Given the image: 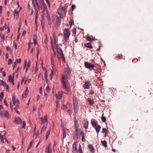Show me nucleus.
<instances>
[{
    "label": "nucleus",
    "instance_id": "nucleus-1",
    "mask_svg": "<svg viewBox=\"0 0 153 153\" xmlns=\"http://www.w3.org/2000/svg\"><path fill=\"white\" fill-rule=\"evenodd\" d=\"M79 135H82V142L85 141L84 133L80 128H76L73 135V139L75 140H78L79 138H80Z\"/></svg>",
    "mask_w": 153,
    "mask_h": 153
},
{
    "label": "nucleus",
    "instance_id": "nucleus-2",
    "mask_svg": "<svg viewBox=\"0 0 153 153\" xmlns=\"http://www.w3.org/2000/svg\"><path fill=\"white\" fill-rule=\"evenodd\" d=\"M62 82L63 84L64 88L66 90L67 94H68L70 91L69 86V83L68 81V77H62Z\"/></svg>",
    "mask_w": 153,
    "mask_h": 153
},
{
    "label": "nucleus",
    "instance_id": "nucleus-3",
    "mask_svg": "<svg viewBox=\"0 0 153 153\" xmlns=\"http://www.w3.org/2000/svg\"><path fill=\"white\" fill-rule=\"evenodd\" d=\"M58 14L62 19L65 16L66 14V9L62 6H60L58 10Z\"/></svg>",
    "mask_w": 153,
    "mask_h": 153
},
{
    "label": "nucleus",
    "instance_id": "nucleus-4",
    "mask_svg": "<svg viewBox=\"0 0 153 153\" xmlns=\"http://www.w3.org/2000/svg\"><path fill=\"white\" fill-rule=\"evenodd\" d=\"M73 100L74 112L75 114H77L78 111L79 107L78 102L75 96H73Z\"/></svg>",
    "mask_w": 153,
    "mask_h": 153
},
{
    "label": "nucleus",
    "instance_id": "nucleus-5",
    "mask_svg": "<svg viewBox=\"0 0 153 153\" xmlns=\"http://www.w3.org/2000/svg\"><path fill=\"white\" fill-rule=\"evenodd\" d=\"M64 34L65 41L66 42H67L68 39L69 37L71 34L69 29L68 28L65 29L64 32Z\"/></svg>",
    "mask_w": 153,
    "mask_h": 153
},
{
    "label": "nucleus",
    "instance_id": "nucleus-6",
    "mask_svg": "<svg viewBox=\"0 0 153 153\" xmlns=\"http://www.w3.org/2000/svg\"><path fill=\"white\" fill-rule=\"evenodd\" d=\"M84 64L85 68L88 69H93L95 67L94 65L86 62H85Z\"/></svg>",
    "mask_w": 153,
    "mask_h": 153
},
{
    "label": "nucleus",
    "instance_id": "nucleus-7",
    "mask_svg": "<svg viewBox=\"0 0 153 153\" xmlns=\"http://www.w3.org/2000/svg\"><path fill=\"white\" fill-rule=\"evenodd\" d=\"M61 20L59 17L58 16H56V24L55 25V28L56 29H57L58 28V27L60 25L61 23Z\"/></svg>",
    "mask_w": 153,
    "mask_h": 153
},
{
    "label": "nucleus",
    "instance_id": "nucleus-8",
    "mask_svg": "<svg viewBox=\"0 0 153 153\" xmlns=\"http://www.w3.org/2000/svg\"><path fill=\"white\" fill-rule=\"evenodd\" d=\"M0 114L2 117L5 116L7 119L9 118V114L7 111H1L0 113Z\"/></svg>",
    "mask_w": 153,
    "mask_h": 153
},
{
    "label": "nucleus",
    "instance_id": "nucleus-9",
    "mask_svg": "<svg viewBox=\"0 0 153 153\" xmlns=\"http://www.w3.org/2000/svg\"><path fill=\"white\" fill-rule=\"evenodd\" d=\"M32 1L35 10H36V6L38 10H39V6L37 0H35V1L32 0Z\"/></svg>",
    "mask_w": 153,
    "mask_h": 153
},
{
    "label": "nucleus",
    "instance_id": "nucleus-10",
    "mask_svg": "<svg viewBox=\"0 0 153 153\" xmlns=\"http://www.w3.org/2000/svg\"><path fill=\"white\" fill-rule=\"evenodd\" d=\"M71 71L68 68H65L64 71V75L62 76H70Z\"/></svg>",
    "mask_w": 153,
    "mask_h": 153
},
{
    "label": "nucleus",
    "instance_id": "nucleus-11",
    "mask_svg": "<svg viewBox=\"0 0 153 153\" xmlns=\"http://www.w3.org/2000/svg\"><path fill=\"white\" fill-rule=\"evenodd\" d=\"M0 84L4 87H6L7 91H9L8 85L3 80H0Z\"/></svg>",
    "mask_w": 153,
    "mask_h": 153
},
{
    "label": "nucleus",
    "instance_id": "nucleus-12",
    "mask_svg": "<svg viewBox=\"0 0 153 153\" xmlns=\"http://www.w3.org/2000/svg\"><path fill=\"white\" fill-rule=\"evenodd\" d=\"M72 152L73 153H77V148L76 144L74 143L72 145Z\"/></svg>",
    "mask_w": 153,
    "mask_h": 153
},
{
    "label": "nucleus",
    "instance_id": "nucleus-13",
    "mask_svg": "<svg viewBox=\"0 0 153 153\" xmlns=\"http://www.w3.org/2000/svg\"><path fill=\"white\" fill-rule=\"evenodd\" d=\"M83 127L85 128L87 130L88 128V121L86 120H84V122L83 123Z\"/></svg>",
    "mask_w": 153,
    "mask_h": 153
},
{
    "label": "nucleus",
    "instance_id": "nucleus-14",
    "mask_svg": "<svg viewBox=\"0 0 153 153\" xmlns=\"http://www.w3.org/2000/svg\"><path fill=\"white\" fill-rule=\"evenodd\" d=\"M40 119L42 124H45L48 122L47 120V115H45V116L44 118L43 117H41Z\"/></svg>",
    "mask_w": 153,
    "mask_h": 153
},
{
    "label": "nucleus",
    "instance_id": "nucleus-15",
    "mask_svg": "<svg viewBox=\"0 0 153 153\" xmlns=\"http://www.w3.org/2000/svg\"><path fill=\"white\" fill-rule=\"evenodd\" d=\"M19 11H17L16 9H15L14 11H13V16L14 18L16 17V19H18L19 17Z\"/></svg>",
    "mask_w": 153,
    "mask_h": 153
},
{
    "label": "nucleus",
    "instance_id": "nucleus-16",
    "mask_svg": "<svg viewBox=\"0 0 153 153\" xmlns=\"http://www.w3.org/2000/svg\"><path fill=\"white\" fill-rule=\"evenodd\" d=\"M52 150L51 149V145L49 144L48 147L45 149V153H52Z\"/></svg>",
    "mask_w": 153,
    "mask_h": 153
},
{
    "label": "nucleus",
    "instance_id": "nucleus-17",
    "mask_svg": "<svg viewBox=\"0 0 153 153\" xmlns=\"http://www.w3.org/2000/svg\"><path fill=\"white\" fill-rule=\"evenodd\" d=\"M74 128H78L79 127V124L78 121L75 117H74Z\"/></svg>",
    "mask_w": 153,
    "mask_h": 153
},
{
    "label": "nucleus",
    "instance_id": "nucleus-18",
    "mask_svg": "<svg viewBox=\"0 0 153 153\" xmlns=\"http://www.w3.org/2000/svg\"><path fill=\"white\" fill-rule=\"evenodd\" d=\"M57 73L56 72V70L55 69L53 68L51 70V73L50 74V76H56Z\"/></svg>",
    "mask_w": 153,
    "mask_h": 153
},
{
    "label": "nucleus",
    "instance_id": "nucleus-19",
    "mask_svg": "<svg viewBox=\"0 0 153 153\" xmlns=\"http://www.w3.org/2000/svg\"><path fill=\"white\" fill-rule=\"evenodd\" d=\"M38 1H39L40 5H42L43 7V9L45 8H47L46 5L44 2V0H38Z\"/></svg>",
    "mask_w": 153,
    "mask_h": 153
},
{
    "label": "nucleus",
    "instance_id": "nucleus-20",
    "mask_svg": "<svg viewBox=\"0 0 153 153\" xmlns=\"http://www.w3.org/2000/svg\"><path fill=\"white\" fill-rule=\"evenodd\" d=\"M15 122L16 124H21L22 123L21 119L19 117L15 118Z\"/></svg>",
    "mask_w": 153,
    "mask_h": 153
},
{
    "label": "nucleus",
    "instance_id": "nucleus-21",
    "mask_svg": "<svg viewBox=\"0 0 153 153\" xmlns=\"http://www.w3.org/2000/svg\"><path fill=\"white\" fill-rule=\"evenodd\" d=\"M88 148L90 151L92 153H94L95 149L91 144H89L88 145Z\"/></svg>",
    "mask_w": 153,
    "mask_h": 153
},
{
    "label": "nucleus",
    "instance_id": "nucleus-22",
    "mask_svg": "<svg viewBox=\"0 0 153 153\" xmlns=\"http://www.w3.org/2000/svg\"><path fill=\"white\" fill-rule=\"evenodd\" d=\"M57 51L58 53V54H59L61 56V57H62L64 56V55L63 54L61 48H60L59 49L57 48Z\"/></svg>",
    "mask_w": 153,
    "mask_h": 153
},
{
    "label": "nucleus",
    "instance_id": "nucleus-23",
    "mask_svg": "<svg viewBox=\"0 0 153 153\" xmlns=\"http://www.w3.org/2000/svg\"><path fill=\"white\" fill-rule=\"evenodd\" d=\"M84 45L86 48H88L90 49H92L93 47L91 45V43H85L84 44Z\"/></svg>",
    "mask_w": 153,
    "mask_h": 153
},
{
    "label": "nucleus",
    "instance_id": "nucleus-24",
    "mask_svg": "<svg viewBox=\"0 0 153 153\" xmlns=\"http://www.w3.org/2000/svg\"><path fill=\"white\" fill-rule=\"evenodd\" d=\"M44 11H45L46 12V14H47V16H46V18H47V19L48 20H50V18L49 16V15L48 14V9L47 8H45V9H44Z\"/></svg>",
    "mask_w": 153,
    "mask_h": 153
},
{
    "label": "nucleus",
    "instance_id": "nucleus-25",
    "mask_svg": "<svg viewBox=\"0 0 153 153\" xmlns=\"http://www.w3.org/2000/svg\"><path fill=\"white\" fill-rule=\"evenodd\" d=\"M91 123L92 127L93 128H95L97 125V123L95 121L91 120Z\"/></svg>",
    "mask_w": 153,
    "mask_h": 153
},
{
    "label": "nucleus",
    "instance_id": "nucleus-26",
    "mask_svg": "<svg viewBox=\"0 0 153 153\" xmlns=\"http://www.w3.org/2000/svg\"><path fill=\"white\" fill-rule=\"evenodd\" d=\"M66 131L65 128L63 127V139L66 137Z\"/></svg>",
    "mask_w": 153,
    "mask_h": 153
},
{
    "label": "nucleus",
    "instance_id": "nucleus-27",
    "mask_svg": "<svg viewBox=\"0 0 153 153\" xmlns=\"http://www.w3.org/2000/svg\"><path fill=\"white\" fill-rule=\"evenodd\" d=\"M85 85L87 89H89L90 84L88 82L85 81Z\"/></svg>",
    "mask_w": 153,
    "mask_h": 153
},
{
    "label": "nucleus",
    "instance_id": "nucleus-28",
    "mask_svg": "<svg viewBox=\"0 0 153 153\" xmlns=\"http://www.w3.org/2000/svg\"><path fill=\"white\" fill-rule=\"evenodd\" d=\"M53 54H51V61H53V60H54L53 59L56 56V53L53 49Z\"/></svg>",
    "mask_w": 153,
    "mask_h": 153
},
{
    "label": "nucleus",
    "instance_id": "nucleus-29",
    "mask_svg": "<svg viewBox=\"0 0 153 153\" xmlns=\"http://www.w3.org/2000/svg\"><path fill=\"white\" fill-rule=\"evenodd\" d=\"M37 36L36 35H34L33 36V40L34 42V43L35 45H36L37 44Z\"/></svg>",
    "mask_w": 153,
    "mask_h": 153
},
{
    "label": "nucleus",
    "instance_id": "nucleus-30",
    "mask_svg": "<svg viewBox=\"0 0 153 153\" xmlns=\"http://www.w3.org/2000/svg\"><path fill=\"white\" fill-rule=\"evenodd\" d=\"M8 80L10 82H11L13 85H14V83L13 81L14 80V77H8Z\"/></svg>",
    "mask_w": 153,
    "mask_h": 153
},
{
    "label": "nucleus",
    "instance_id": "nucleus-31",
    "mask_svg": "<svg viewBox=\"0 0 153 153\" xmlns=\"http://www.w3.org/2000/svg\"><path fill=\"white\" fill-rule=\"evenodd\" d=\"M88 101L91 105H92L94 104V102L93 100L90 98H88Z\"/></svg>",
    "mask_w": 153,
    "mask_h": 153
},
{
    "label": "nucleus",
    "instance_id": "nucleus-32",
    "mask_svg": "<svg viewBox=\"0 0 153 153\" xmlns=\"http://www.w3.org/2000/svg\"><path fill=\"white\" fill-rule=\"evenodd\" d=\"M101 126L100 125H97L96 126V128H95L96 132L97 133H98L100 131V130L101 129Z\"/></svg>",
    "mask_w": 153,
    "mask_h": 153
},
{
    "label": "nucleus",
    "instance_id": "nucleus-33",
    "mask_svg": "<svg viewBox=\"0 0 153 153\" xmlns=\"http://www.w3.org/2000/svg\"><path fill=\"white\" fill-rule=\"evenodd\" d=\"M116 59H125V57L122 55L117 56L115 57Z\"/></svg>",
    "mask_w": 153,
    "mask_h": 153
},
{
    "label": "nucleus",
    "instance_id": "nucleus-34",
    "mask_svg": "<svg viewBox=\"0 0 153 153\" xmlns=\"http://www.w3.org/2000/svg\"><path fill=\"white\" fill-rule=\"evenodd\" d=\"M101 143H102V145L105 147H107V142L106 141H102L101 140Z\"/></svg>",
    "mask_w": 153,
    "mask_h": 153
},
{
    "label": "nucleus",
    "instance_id": "nucleus-35",
    "mask_svg": "<svg viewBox=\"0 0 153 153\" xmlns=\"http://www.w3.org/2000/svg\"><path fill=\"white\" fill-rule=\"evenodd\" d=\"M29 91H28V88L26 87V91L25 92H24L23 94H24V95H25V98H26L27 95L28 94Z\"/></svg>",
    "mask_w": 153,
    "mask_h": 153
},
{
    "label": "nucleus",
    "instance_id": "nucleus-36",
    "mask_svg": "<svg viewBox=\"0 0 153 153\" xmlns=\"http://www.w3.org/2000/svg\"><path fill=\"white\" fill-rule=\"evenodd\" d=\"M27 63V61H25V66H26V71H27V69L28 68V67H29L30 66V62H29L28 64H27L26 65V64Z\"/></svg>",
    "mask_w": 153,
    "mask_h": 153
},
{
    "label": "nucleus",
    "instance_id": "nucleus-37",
    "mask_svg": "<svg viewBox=\"0 0 153 153\" xmlns=\"http://www.w3.org/2000/svg\"><path fill=\"white\" fill-rule=\"evenodd\" d=\"M51 131L50 128L49 130H48L47 132H46V139H47L48 137V136L50 134V132Z\"/></svg>",
    "mask_w": 153,
    "mask_h": 153
},
{
    "label": "nucleus",
    "instance_id": "nucleus-38",
    "mask_svg": "<svg viewBox=\"0 0 153 153\" xmlns=\"http://www.w3.org/2000/svg\"><path fill=\"white\" fill-rule=\"evenodd\" d=\"M103 113L102 114V117H101V119L102 121L103 122H105L106 121V117H105L103 116Z\"/></svg>",
    "mask_w": 153,
    "mask_h": 153
},
{
    "label": "nucleus",
    "instance_id": "nucleus-39",
    "mask_svg": "<svg viewBox=\"0 0 153 153\" xmlns=\"http://www.w3.org/2000/svg\"><path fill=\"white\" fill-rule=\"evenodd\" d=\"M21 61L20 59H16L15 62L14 66L15 67V66L16 63H20L21 62Z\"/></svg>",
    "mask_w": 153,
    "mask_h": 153
},
{
    "label": "nucleus",
    "instance_id": "nucleus-40",
    "mask_svg": "<svg viewBox=\"0 0 153 153\" xmlns=\"http://www.w3.org/2000/svg\"><path fill=\"white\" fill-rule=\"evenodd\" d=\"M78 152L79 153H83L82 150V149L81 145L79 144V147L78 149Z\"/></svg>",
    "mask_w": 153,
    "mask_h": 153
},
{
    "label": "nucleus",
    "instance_id": "nucleus-41",
    "mask_svg": "<svg viewBox=\"0 0 153 153\" xmlns=\"http://www.w3.org/2000/svg\"><path fill=\"white\" fill-rule=\"evenodd\" d=\"M46 128V126H45V125L43 126L41 129V132H42V131H44L45 130Z\"/></svg>",
    "mask_w": 153,
    "mask_h": 153
},
{
    "label": "nucleus",
    "instance_id": "nucleus-42",
    "mask_svg": "<svg viewBox=\"0 0 153 153\" xmlns=\"http://www.w3.org/2000/svg\"><path fill=\"white\" fill-rule=\"evenodd\" d=\"M4 95V94L3 92H2L0 94V97L1 98V99H0V101H1L2 99L3 98V97Z\"/></svg>",
    "mask_w": 153,
    "mask_h": 153
},
{
    "label": "nucleus",
    "instance_id": "nucleus-43",
    "mask_svg": "<svg viewBox=\"0 0 153 153\" xmlns=\"http://www.w3.org/2000/svg\"><path fill=\"white\" fill-rule=\"evenodd\" d=\"M63 94V92L62 91H59L58 92V95L60 97V99L62 97Z\"/></svg>",
    "mask_w": 153,
    "mask_h": 153
},
{
    "label": "nucleus",
    "instance_id": "nucleus-44",
    "mask_svg": "<svg viewBox=\"0 0 153 153\" xmlns=\"http://www.w3.org/2000/svg\"><path fill=\"white\" fill-rule=\"evenodd\" d=\"M74 21L72 19L71 20L69 23V24L70 25V27H72V25L74 24Z\"/></svg>",
    "mask_w": 153,
    "mask_h": 153
},
{
    "label": "nucleus",
    "instance_id": "nucleus-45",
    "mask_svg": "<svg viewBox=\"0 0 153 153\" xmlns=\"http://www.w3.org/2000/svg\"><path fill=\"white\" fill-rule=\"evenodd\" d=\"M4 35L2 33H0V37L3 40L4 39Z\"/></svg>",
    "mask_w": 153,
    "mask_h": 153
},
{
    "label": "nucleus",
    "instance_id": "nucleus-46",
    "mask_svg": "<svg viewBox=\"0 0 153 153\" xmlns=\"http://www.w3.org/2000/svg\"><path fill=\"white\" fill-rule=\"evenodd\" d=\"M33 141L32 140L30 143V145H29V146H28V148H27V151H28V150L30 148L31 146H32V143H33Z\"/></svg>",
    "mask_w": 153,
    "mask_h": 153
},
{
    "label": "nucleus",
    "instance_id": "nucleus-47",
    "mask_svg": "<svg viewBox=\"0 0 153 153\" xmlns=\"http://www.w3.org/2000/svg\"><path fill=\"white\" fill-rule=\"evenodd\" d=\"M102 130V132L103 133H105L106 134L107 132V130L106 129V128H103Z\"/></svg>",
    "mask_w": 153,
    "mask_h": 153
},
{
    "label": "nucleus",
    "instance_id": "nucleus-48",
    "mask_svg": "<svg viewBox=\"0 0 153 153\" xmlns=\"http://www.w3.org/2000/svg\"><path fill=\"white\" fill-rule=\"evenodd\" d=\"M0 139H1V142L2 143H4V139H3V136L2 135H1L0 134Z\"/></svg>",
    "mask_w": 153,
    "mask_h": 153
},
{
    "label": "nucleus",
    "instance_id": "nucleus-49",
    "mask_svg": "<svg viewBox=\"0 0 153 153\" xmlns=\"http://www.w3.org/2000/svg\"><path fill=\"white\" fill-rule=\"evenodd\" d=\"M18 107L17 106H16V107H15L14 109L16 111V112L17 113L19 114H20L19 112L17 110V109L18 108Z\"/></svg>",
    "mask_w": 153,
    "mask_h": 153
},
{
    "label": "nucleus",
    "instance_id": "nucleus-50",
    "mask_svg": "<svg viewBox=\"0 0 153 153\" xmlns=\"http://www.w3.org/2000/svg\"><path fill=\"white\" fill-rule=\"evenodd\" d=\"M31 79H28L27 78V79H25V81L24 83L25 84L27 81H28V82L29 83L31 81Z\"/></svg>",
    "mask_w": 153,
    "mask_h": 153
},
{
    "label": "nucleus",
    "instance_id": "nucleus-51",
    "mask_svg": "<svg viewBox=\"0 0 153 153\" xmlns=\"http://www.w3.org/2000/svg\"><path fill=\"white\" fill-rule=\"evenodd\" d=\"M72 33L73 34H75L76 32V28H74L72 30Z\"/></svg>",
    "mask_w": 153,
    "mask_h": 153
},
{
    "label": "nucleus",
    "instance_id": "nucleus-52",
    "mask_svg": "<svg viewBox=\"0 0 153 153\" xmlns=\"http://www.w3.org/2000/svg\"><path fill=\"white\" fill-rule=\"evenodd\" d=\"M87 40L91 42L92 41V39L90 38L89 36H87L86 37Z\"/></svg>",
    "mask_w": 153,
    "mask_h": 153
},
{
    "label": "nucleus",
    "instance_id": "nucleus-53",
    "mask_svg": "<svg viewBox=\"0 0 153 153\" xmlns=\"http://www.w3.org/2000/svg\"><path fill=\"white\" fill-rule=\"evenodd\" d=\"M94 91L93 90H90V92L89 93V94L90 95H92L94 94Z\"/></svg>",
    "mask_w": 153,
    "mask_h": 153
},
{
    "label": "nucleus",
    "instance_id": "nucleus-54",
    "mask_svg": "<svg viewBox=\"0 0 153 153\" xmlns=\"http://www.w3.org/2000/svg\"><path fill=\"white\" fill-rule=\"evenodd\" d=\"M46 89L47 91L48 92L49 91L51 90L50 87L49 86H46Z\"/></svg>",
    "mask_w": 153,
    "mask_h": 153
},
{
    "label": "nucleus",
    "instance_id": "nucleus-55",
    "mask_svg": "<svg viewBox=\"0 0 153 153\" xmlns=\"http://www.w3.org/2000/svg\"><path fill=\"white\" fill-rule=\"evenodd\" d=\"M12 63V60L10 59H8V65H10Z\"/></svg>",
    "mask_w": 153,
    "mask_h": 153
},
{
    "label": "nucleus",
    "instance_id": "nucleus-56",
    "mask_svg": "<svg viewBox=\"0 0 153 153\" xmlns=\"http://www.w3.org/2000/svg\"><path fill=\"white\" fill-rule=\"evenodd\" d=\"M26 125V124L25 122V121H23V126L22 127V128H24L25 127V126Z\"/></svg>",
    "mask_w": 153,
    "mask_h": 153
},
{
    "label": "nucleus",
    "instance_id": "nucleus-57",
    "mask_svg": "<svg viewBox=\"0 0 153 153\" xmlns=\"http://www.w3.org/2000/svg\"><path fill=\"white\" fill-rule=\"evenodd\" d=\"M71 8L72 10H74L76 8V6L75 5H72L71 6Z\"/></svg>",
    "mask_w": 153,
    "mask_h": 153
},
{
    "label": "nucleus",
    "instance_id": "nucleus-58",
    "mask_svg": "<svg viewBox=\"0 0 153 153\" xmlns=\"http://www.w3.org/2000/svg\"><path fill=\"white\" fill-rule=\"evenodd\" d=\"M60 58H61V59H62V60L63 61H64V62H65L64 56H62V57H60Z\"/></svg>",
    "mask_w": 153,
    "mask_h": 153
},
{
    "label": "nucleus",
    "instance_id": "nucleus-59",
    "mask_svg": "<svg viewBox=\"0 0 153 153\" xmlns=\"http://www.w3.org/2000/svg\"><path fill=\"white\" fill-rule=\"evenodd\" d=\"M6 51H10L11 50L10 48L8 46L6 47Z\"/></svg>",
    "mask_w": 153,
    "mask_h": 153
},
{
    "label": "nucleus",
    "instance_id": "nucleus-60",
    "mask_svg": "<svg viewBox=\"0 0 153 153\" xmlns=\"http://www.w3.org/2000/svg\"><path fill=\"white\" fill-rule=\"evenodd\" d=\"M48 25L50 26L51 25V20H48Z\"/></svg>",
    "mask_w": 153,
    "mask_h": 153
},
{
    "label": "nucleus",
    "instance_id": "nucleus-61",
    "mask_svg": "<svg viewBox=\"0 0 153 153\" xmlns=\"http://www.w3.org/2000/svg\"><path fill=\"white\" fill-rule=\"evenodd\" d=\"M39 92L40 94H42V88L40 87L39 88Z\"/></svg>",
    "mask_w": 153,
    "mask_h": 153
},
{
    "label": "nucleus",
    "instance_id": "nucleus-62",
    "mask_svg": "<svg viewBox=\"0 0 153 153\" xmlns=\"http://www.w3.org/2000/svg\"><path fill=\"white\" fill-rule=\"evenodd\" d=\"M4 102L6 105L7 106V104L5 99H4Z\"/></svg>",
    "mask_w": 153,
    "mask_h": 153
},
{
    "label": "nucleus",
    "instance_id": "nucleus-63",
    "mask_svg": "<svg viewBox=\"0 0 153 153\" xmlns=\"http://www.w3.org/2000/svg\"><path fill=\"white\" fill-rule=\"evenodd\" d=\"M12 99L13 101H15L16 100V98L15 96H13L12 97Z\"/></svg>",
    "mask_w": 153,
    "mask_h": 153
},
{
    "label": "nucleus",
    "instance_id": "nucleus-64",
    "mask_svg": "<svg viewBox=\"0 0 153 153\" xmlns=\"http://www.w3.org/2000/svg\"><path fill=\"white\" fill-rule=\"evenodd\" d=\"M47 76V71L45 70L44 76Z\"/></svg>",
    "mask_w": 153,
    "mask_h": 153
}]
</instances>
